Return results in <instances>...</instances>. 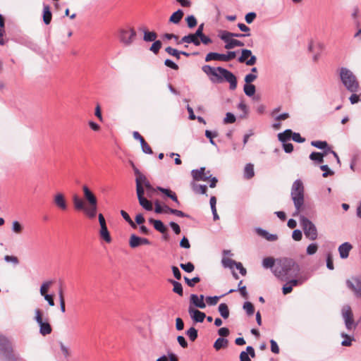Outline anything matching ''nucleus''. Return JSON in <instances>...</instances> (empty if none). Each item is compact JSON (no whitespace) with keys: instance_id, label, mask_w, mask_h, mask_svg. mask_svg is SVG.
<instances>
[{"instance_id":"c9c22d12","label":"nucleus","mask_w":361,"mask_h":361,"mask_svg":"<svg viewBox=\"0 0 361 361\" xmlns=\"http://www.w3.org/2000/svg\"><path fill=\"white\" fill-rule=\"evenodd\" d=\"M157 189L161 191L162 193L165 194L166 196L170 197L171 200H173L174 202H176L178 204H180L179 201L178 200L177 196L175 192H172L169 189L163 188L161 187H158Z\"/></svg>"},{"instance_id":"5701e85b","label":"nucleus","mask_w":361,"mask_h":361,"mask_svg":"<svg viewBox=\"0 0 361 361\" xmlns=\"http://www.w3.org/2000/svg\"><path fill=\"white\" fill-rule=\"evenodd\" d=\"M73 204L74 209L76 211H82L85 207V203L84 200L79 197L78 195L75 194L72 197Z\"/></svg>"},{"instance_id":"f704fd0d","label":"nucleus","mask_w":361,"mask_h":361,"mask_svg":"<svg viewBox=\"0 0 361 361\" xmlns=\"http://www.w3.org/2000/svg\"><path fill=\"white\" fill-rule=\"evenodd\" d=\"M212 60L224 61V54L215 52H209L205 57V61L208 62Z\"/></svg>"},{"instance_id":"473e14b6","label":"nucleus","mask_w":361,"mask_h":361,"mask_svg":"<svg viewBox=\"0 0 361 361\" xmlns=\"http://www.w3.org/2000/svg\"><path fill=\"white\" fill-rule=\"evenodd\" d=\"M228 341L224 338H219L214 343V348L216 350H219L221 348H225L228 346Z\"/></svg>"},{"instance_id":"58836bf2","label":"nucleus","mask_w":361,"mask_h":361,"mask_svg":"<svg viewBox=\"0 0 361 361\" xmlns=\"http://www.w3.org/2000/svg\"><path fill=\"white\" fill-rule=\"evenodd\" d=\"M276 264V260L271 257H265L262 261V266L266 268H274Z\"/></svg>"},{"instance_id":"8fccbe9b","label":"nucleus","mask_w":361,"mask_h":361,"mask_svg":"<svg viewBox=\"0 0 361 361\" xmlns=\"http://www.w3.org/2000/svg\"><path fill=\"white\" fill-rule=\"evenodd\" d=\"M243 309L248 315H252L254 314L255 307L250 302H245L243 305Z\"/></svg>"},{"instance_id":"49530a36","label":"nucleus","mask_w":361,"mask_h":361,"mask_svg":"<svg viewBox=\"0 0 361 361\" xmlns=\"http://www.w3.org/2000/svg\"><path fill=\"white\" fill-rule=\"evenodd\" d=\"M324 157V154H323L322 153L314 152L310 154V159L312 161H317L319 163H323Z\"/></svg>"},{"instance_id":"ea45409f","label":"nucleus","mask_w":361,"mask_h":361,"mask_svg":"<svg viewBox=\"0 0 361 361\" xmlns=\"http://www.w3.org/2000/svg\"><path fill=\"white\" fill-rule=\"evenodd\" d=\"M5 20L4 16L0 14V44L4 45L6 43V41L4 39V35L5 34Z\"/></svg>"},{"instance_id":"b1692460","label":"nucleus","mask_w":361,"mask_h":361,"mask_svg":"<svg viewBox=\"0 0 361 361\" xmlns=\"http://www.w3.org/2000/svg\"><path fill=\"white\" fill-rule=\"evenodd\" d=\"M250 33L240 34V33L231 32H228L226 30H221L219 34V37H220L221 39H226V37L233 38L234 37H243L250 36Z\"/></svg>"},{"instance_id":"4468645a","label":"nucleus","mask_w":361,"mask_h":361,"mask_svg":"<svg viewBox=\"0 0 361 361\" xmlns=\"http://www.w3.org/2000/svg\"><path fill=\"white\" fill-rule=\"evenodd\" d=\"M240 63H245L247 66H253L257 61L255 56L252 55V51L249 49H243L241 56L238 59Z\"/></svg>"},{"instance_id":"dca6fc26","label":"nucleus","mask_w":361,"mask_h":361,"mask_svg":"<svg viewBox=\"0 0 361 361\" xmlns=\"http://www.w3.org/2000/svg\"><path fill=\"white\" fill-rule=\"evenodd\" d=\"M151 243L147 238H140L132 234L129 239V245L131 248H136L142 245H150Z\"/></svg>"},{"instance_id":"774afa93","label":"nucleus","mask_w":361,"mask_h":361,"mask_svg":"<svg viewBox=\"0 0 361 361\" xmlns=\"http://www.w3.org/2000/svg\"><path fill=\"white\" fill-rule=\"evenodd\" d=\"M256 16H257L256 13L254 12L248 13L247 14L245 15V21L248 24H250L255 19Z\"/></svg>"},{"instance_id":"bf43d9fd","label":"nucleus","mask_w":361,"mask_h":361,"mask_svg":"<svg viewBox=\"0 0 361 361\" xmlns=\"http://www.w3.org/2000/svg\"><path fill=\"white\" fill-rule=\"evenodd\" d=\"M184 280L187 285L190 287H193L195 283H199L200 281V279L199 277H194L192 279L185 276Z\"/></svg>"},{"instance_id":"39448f33","label":"nucleus","mask_w":361,"mask_h":361,"mask_svg":"<svg viewBox=\"0 0 361 361\" xmlns=\"http://www.w3.org/2000/svg\"><path fill=\"white\" fill-rule=\"evenodd\" d=\"M291 198L295 207V214H299L304 204V186L300 180H296L292 185Z\"/></svg>"},{"instance_id":"f03ea898","label":"nucleus","mask_w":361,"mask_h":361,"mask_svg":"<svg viewBox=\"0 0 361 361\" xmlns=\"http://www.w3.org/2000/svg\"><path fill=\"white\" fill-rule=\"evenodd\" d=\"M202 70L212 82L220 83L226 80L230 83V88L231 90L236 88V77L227 69L221 67L213 68L209 65H204L202 67Z\"/></svg>"},{"instance_id":"423d86ee","label":"nucleus","mask_w":361,"mask_h":361,"mask_svg":"<svg viewBox=\"0 0 361 361\" xmlns=\"http://www.w3.org/2000/svg\"><path fill=\"white\" fill-rule=\"evenodd\" d=\"M341 80L350 92H357L359 91V82L355 75L346 68H342L340 71Z\"/></svg>"},{"instance_id":"603ef678","label":"nucleus","mask_w":361,"mask_h":361,"mask_svg":"<svg viewBox=\"0 0 361 361\" xmlns=\"http://www.w3.org/2000/svg\"><path fill=\"white\" fill-rule=\"evenodd\" d=\"M59 296L60 300V309L62 313L66 312V305H65V299L63 296V290L60 289L59 291Z\"/></svg>"},{"instance_id":"e433bc0d","label":"nucleus","mask_w":361,"mask_h":361,"mask_svg":"<svg viewBox=\"0 0 361 361\" xmlns=\"http://www.w3.org/2000/svg\"><path fill=\"white\" fill-rule=\"evenodd\" d=\"M255 176L254 166L252 164H247L244 169V176L246 179H250Z\"/></svg>"},{"instance_id":"052dcab7","label":"nucleus","mask_w":361,"mask_h":361,"mask_svg":"<svg viewBox=\"0 0 361 361\" xmlns=\"http://www.w3.org/2000/svg\"><path fill=\"white\" fill-rule=\"evenodd\" d=\"M12 230L16 233H20L23 231L22 225L17 221H14L12 224Z\"/></svg>"},{"instance_id":"a18cd8bd","label":"nucleus","mask_w":361,"mask_h":361,"mask_svg":"<svg viewBox=\"0 0 361 361\" xmlns=\"http://www.w3.org/2000/svg\"><path fill=\"white\" fill-rule=\"evenodd\" d=\"M170 281L173 284V291L174 293L178 294L179 295L182 296L183 292V287H182L181 283L178 281H173V280H171Z\"/></svg>"},{"instance_id":"4d7b16f0","label":"nucleus","mask_w":361,"mask_h":361,"mask_svg":"<svg viewBox=\"0 0 361 361\" xmlns=\"http://www.w3.org/2000/svg\"><path fill=\"white\" fill-rule=\"evenodd\" d=\"M161 47V42L159 40L154 41V43L152 44L149 50L154 52V54H157L159 49Z\"/></svg>"},{"instance_id":"e2e57ef3","label":"nucleus","mask_w":361,"mask_h":361,"mask_svg":"<svg viewBox=\"0 0 361 361\" xmlns=\"http://www.w3.org/2000/svg\"><path fill=\"white\" fill-rule=\"evenodd\" d=\"M61 351L66 358L70 357L71 351L70 349L66 346L63 343H60Z\"/></svg>"},{"instance_id":"f257e3e1","label":"nucleus","mask_w":361,"mask_h":361,"mask_svg":"<svg viewBox=\"0 0 361 361\" xmlns=\"http://www.w3.org/2000/svg\"><path fill=\"white\" fill-rule=\"evenodd\" d=\"M272 271L275 276L285 281L290 278H297L300 271V267L291 258H281L276 259V264Z\"/></svg>"},{"instance_id":"79ce46f5","label":"nucleus","mask_w":361,"mask_h":361,"mask_svg":"<svg viewBox=\"0 0 361 361\" xmlns=\"http://www.w3.org/2000/svg\"><path fill=\"white\" fill-rule=\"evenodd\" d=\"M243 90L247 96L252 97L255 94L256 89L254 85L246 83L244 85Z\"/></svg>"},{"instance_id":"3c124183","label":"nucleus","mask_w":361,"mask_h":361,"mask_svg":"<svg viewBox=\"0 0 361 361\" xmlns=\"http://www.w3.org/2000/svg\"><path fill=\"white\" fill-rule=\"evenodd\" d=\"M341 336L345 338V340L342 341L341 345L343 346H350L352 345V341L354 340L353 338L350 337L348 334L345 333L341 334Z\"/></svg>"},{"instance_id":"aec40b11","label":"nucleus","mask_w":361,"mask_h":361,"mask_svg":"<svg viewBox=\"0 0 361 361\" xmlns=\"http://www.w3.org/2000/svg\"><path fill=\"white\" fill-rule=\"evenodd\" d=\"M144 195L145 191L137 192L139 203L146 210L151 211L153 209L152 204L144 197Z\"/></svg>"},{"instance_id":"5fc2aeb1","label":"nucleus","mask_w":361,"mask_h":361,"mask_svg":"<svg viewBox=\"0 0 361 361\" xmlns=\"http://www.w3.org/2000/svg\"><path fill=\"white\" fill-rule=\"evenodd\" d=\"M165 51L170 55L175 56L177 59H180V52L176 49L171 47H168L165 49Z\"/></svg>"},{"instance_id":"c85d7f7f","label":"nucleus","mask_w":361,"mask_h":361,"mask_svg":"<svg viewBox=\"0 0 361 361\" xmlns=\"http://www.w3.org/2000/svg\"><path fill=\"white\" fill-rule=\"evenodd\" d=\"M149 222L153 224L154 228L161 233H165L167 231L166 227L164 226L163 222L160 220H155L150 219Z\"/></svg>"},{"instance_id":"4c0bfd02","label":"nucleus","mask_w":361,"mask_h":361,"mask_svg":"<svg viewBox=\"0 0 361 361\" xmlns=\"http://www.w3.org/2000/svg\"><path fill=\"white\" fill-rule=\"evenodd\" d=\"M293 131L290 129L286 130L284 132L278 134L279 140L282 142H286L292 137Z\"/></svg>"},{"instance_id":"4be33fe9","label":"nucleus","mask_w":361,"mask_h":361,"mask_svg":"<svg viewBox=\"0 0 361 361\" xmlns=\"http://www.w3.org/2000/svg\"><path fill=\"white\" fill-rule=\"evenodd\" d=\"M190 302L193 304L195 307L204 309L206 307L205 303L204 302V295H200V296L192 294L190 295Z\"/></svg>"},{"instance_id":"a211bd4d","label":"nucleus","mask_w":361,"mask_h":361,"mask_svg":"<svg viewBox=\"0 0 361 361\" xmlns=\"http://www.w3.org/2000/svg\"><path fill=\"white\" fill-rule=\"evenodd\" d=\"M12 349L13 345L11 341L6 337L0 334V355H3Z\"/></svg>"},{"instance_id":"6ab92c4d","label":"nucleus","mask_w":361,"mask_h":361,"mask_svg":"<svg viewBox=\"0 0 361 361\" xmlns=\"http://www.w3.org/2000/svg\"><path fill=\"white\" fill-rule=\"evenodd\" d=\"M188 312L192 319L195 322H203L204 319L206 317V314L196 309H194L192 307L190 306L188 309Z\"/></svg>"},{"instance_id":"a878e982","label":"nucleus","mask_w":361,"mask_h":361,"mask_svg":"<svg viewBox=\"0 0 361 361\" xmlns=\"http://www.w3.org/2000/svg\"><path fill=\"white\" fill-rule=\"evenodd\" d=\"M148 181L147 178L145 175L141 174L139 175L138 177H136L135 178V183H136V192H144L145 189L143 188V185L145 183H146Z\"/></svg>"},{"instance_id":"2eb2a0df","label":"nucleus","mask_w":361,"mask_h":361,"mask_svg":"<svg viewBox=\"0 0 361 361\" xmlns=\"http://www.w3.org/2000/svg\"><path fill=\"white\" fill-rule=\"evenodd\" d=\"M191 174L194 181H206L211 177L210 172L209 171L206 172L204 167H201L200 169L197 170H192Z\"/></svg>"},{"instance_id":"37998d69","label":"nucleus","mask_w":361,"mask_h":361,"mask_svg":"<svg viewBox=\"0 0 361 361\" xmlns=\"http://www.w3.org/2000/svg\"><path fill=\"white\" fill-rule=\"evenodd\" d=\"M157 37V34L155 32H149L147 30H145L144 32V37L143 39L145 42H154L156 40Z\"/></svg>"},{"instance_id":"7ed1b4c3","label":"nucleus","mask_w":361,"mask_h":361,"mask_svg":"<svg viewBox=\"0 0 361 361\" xmlns=\"http://www.w3.org/2000/svg\"><path fill=\"white\" fill-rule=\"evenodd\" d=\"M202 70L212 82L220 83L226 80L230 83V88L231 90L236 88V77L227 69L221 67L213 68L209 65H204L202 67Z\"/></svg>"},{"instance_id":"13d9d810","label":"nucleus","mask_w":361,"mask_h":361,"mask_svg":"<svg viewBox=\"0 0 361 361\" xmlns=\"http://www.w3.org/2000/svg\"><path fill=\"white\" fill-rule=\"evenodd\" d=\"M180 267L185 271L188 272V273L193 271L195 269V266L192 262H188L187 264H180Z\"/></svg>"},{"instance_id":"6e6d98bb","label":"nucleus","mask_w":361,"mask_h":361,"mask_svg":"<svg viewBox=\"0 0 361 361\" xmlns=\"http://www.w3.org/2000/svg\"><path fill=\"white\" fill-rule=\"evenodd\" d=\"M121 214L123 216V218L134 228H135L136 224L132 221L131 218L128 215V214L125 212L124 210L121 211Z\"/></svg>"},{"instance_id":"72a5a7b5","label":"nucleus","mask_w":361,"mask_h":361,"mask_svg":"<svg viewBox=\"0 0 361 361\" xmlns=\"http://www.w3.org/2000/svg\"><path fill=\"white\" fill-rule=\"evenodd\" d=\"M2 356L5 358L6 361H20V357L14 353L13 348L5 353Z\"/></svg>"},{"instance_id":"cd10ccee","label":"nucleus","mask_w":361,"mask_h":361,"mask_svg":"<svg viewBox=\"0 0 361 361\" xmlns=\"http://www.w3.org/2000/svg\"><path fill=\"white\" fill-rule=\"evenodd\" d=\"M184 16V13L182 10L178 9L176 12L173 13L170 16L169 21L173 24H178Z\"/></svg>"},{"instance_id":"a19ab883","label":"nucleus","mask_w":361,"mask_h":361,"mask_svg":"<svg viewBox=\"0 0 361 361\" xmlns=\"http://www.w3.org/2000/svg\"><path fill=\"white\" fill-rule=\"evenodd\" d=\"M219 312L224 319H227L229 317L228 307L226 303H221L219 305Z\"/></svg>"},{"instance_id":"412c9836","label":"nucleus","mask_w":361,"mask_h":361,"mask_svg":"<svg viewBox=\"0 0 361 361\" xmlns=\"http://www.w3.org/2000/svg\"><path fill=\"white\" fill-rule=\"evenodd\" d=\"M225 43V49H232L236 47H243L244 43L240 40L230 38L226 37V39H222Z\"/></svg>"},{"instance_id":"09e8293b","label":"nucleus","mask_w":361,"mask_h":361,"mask_svg":"<svg viewBox=\"0 0 361 361\" xmlns=\"http://www.w3.org/2000/svg\"><path fill=\"white\" fill-rule=\"evenodd\" d=\"M185 21H186L188 27L189 28L195 27L197 25V23L196 18L194 16H192V15L188 16L185 18Z\"/></svg>"},{"instance_id":"f8f14e48","label":"nucleus","mask_w":361,"mask_h":361,"mask_svg":"<svg viewBox=\"0 0 361 361\" xmlns=\"http://www.w3.org/2000/svg\"><path fill=\"white\" fill-rule=\"evenodd\" d=\"M98 219L100 225L99 235L106 243H111V238L108 231L106 220L102 214H99Z\"/></svg>"},{"instance_id":"de8ad7c7","label":"nucleus","mask_w":361,"mask_h":361,"mask_svg":"<svg viewBox=\"0 0 361 361\" xmlns=\"http://www.w3.org/2000/svg\"><path fill=\"white\" fill-rule=\"evenodd\" d=\"M186 335L188 336L191 341H195L197 338V331L194 327H190L186 332Z\"/></svg>"},{"instance_id":"ddd939ff","label":"nucleus","mask_w":361,"mask_h":361,"mask_svg":"<svg viewBox=\"0 0 361 361\" xmlns=\"http://www.w3.org/2000/svg\"><path fill=\"white\" fill-rule=\"evenodd\" d=\"M347 286L354 293L357 298H361V280L354 277L346 281Z\"/></svg>"},{"instance_id":"0e129e2a","label":"nucleus","mask_w":361,"mask_h":361,"mask_svg":"<svg viewBox=\"0 0 361 361\" xmlns=\"http://www.w3.org/2000/svg\"><path fill=\"white\" fill-rule=\"evenodd\" d=\"M320 169L322 171H323L324 173H323V177L324 178H326L327 176H330V175H333L334 174V172L331 171L329 166L327 165H322L320 166Z\"/></svg>"},{"instance_id":"1a4fd4ad","label":"nucleus","mask_w":361,"mask_h":361,"mask_svg":"<svg viewBox=\"0 0 361 361\" xmlns=\"http://www.w3.org/2000/svg\"><path fill=\"white\" fill-rule=\"evenodd\" d=\"M35 319L39 326V333L42 336L50 334L52 331V328L48 322V319L43 320V314L41 310L36 309L35 310Z\"/></svg>"},{"instance_id":"69168bd1","label":"nucleus","mask_w":361,"mask_h":361,"mask_svg":"<svg viewBox=\"0 0 361 361\" xmlns=\"http://www.w3.org/2000/svg\"><path fill=\"white\" fill-rule=\"evenodd\" d=\"M224 121L225 123H233L235 121V117L233 114L227 113Z\"/></svg>"},{"instance_id":"864d4df0","label":"nucleus","mask_w":361,"mask_h":361,"mask_svg":"<svg viewBox=\"0 0 361 361\" xmlns=\"http://www.w3.org/2000/svg\"><path fill=\"white\" fill-rule=\"evenodd\" d=\"M222 264L224 267H228V268L232 269L235 265L236 262H235L234 260H233L231 258L227 257V258H224L222 259Z\"/></svg>"},{"instance_id":"338daca9","label":"nucleus","mask_w":361,"mask_h":361,"mask_svg":"<svg viewBox=\"0 0 361 361\" xmlns=\"http://www.w3.org/2000/svg\"><path fill=\"white\" fill-rule=\"evenodd\" d=\"M318 246L317 244H310L307 248V253L308 255H314L317 251Z\"/></svg>"},{"instance_id":"20e7f679","label":"nucleus","mask_w":361,"mask_h":361,"mask_svg":"<svg viewBox=\"0 0 361 361\" xmlns=\"http://www.w3.org/2000/svg\"><path fill=\"white\" fill-rule=\"evenodd\" d=\"M82 191L84 198L87 202V206H85L82 212L89 219H94L97 212V199L87 185L82 186Z\"/></svg>"},{"instance_id":"680f3d73","label":"nucleus","mask_w":361,"mask_h":361,"mask_svg":"<svg viewBox=\"0 0 361 361\" xmlns=\"http://www.w3.org/2000/svg\"><path fill=\"white\" fill-rule=\"evenodd\" d=\"M311 145L319 149H326L327 147V142L326 141H312Z\"/></svg>"},{"instance_id":"bb28decb","label":"nucleus","mask_w":361,"mask_h":361,"mask_svg":"<svg viewBox=\"0 0 361 361\" xmlns=\"http://www.w3.org/2000/svg\"><path fill=\"white\" fill-rule=\"evenodd\" d=\"M256 232L259 235L264 238L266 240L269 241H275L278 239L277 235L270 234L267 231L263 230L262 228H257Z\"/></svg>"},{"instance_id":"7c9ffc66","label":"nucleus","mask_w":361,"mask_h":361,"mask_svg":"<svg viewBox=\"0 0 361 361\" xmlns=\"http://www.w3.org/2000/svg\"><path fill=\"white\" fill-rule=\"evenodd\" d=\"M52 18V14L50 11V7L48 5H44L43 8V21L46 25H49Z\"/></svg>"},{"instance_id":"0eeeda50","label":"nucleus","mask_w":361,"mask_h":361,"mask_svg":"<svg viewBox=\"0 0 361 361\" xmlns=\"http://www.w3.org/2000/svg\"><path fill=\"white\" fill-rule=\"evenodd\" d=\"M300 224L304 231L306 238L311 240L317 238V230L314 224L305 216L300 217Z\"/></svg>"},{"instance_id":"c756f323","label":"nucleus","mask_w":361,"mask_h":361,"mask_svg":"<svg viewBox=\"0 0 361 361\" xmlns=\"http://www.w3.org/2000/svg\"><path fill=\"white\" fill-rule=\"evenodd\" d=\"M54 284V281L51 280L44 281L39 289V293L42 296L45 295L46 294H48V292L49 291L50 288Z\"/></svg>"},{"instance_id":"f3484780","label":"nucleus","mask_w":361,"mask_h":361,"mask_svg":"<svg viewBox=\"0 0 361 361\" xmlns=\"http://www.w3.org/2000/svg\"><path fill=\"white\" fill-rule=\"evenodd\" d=\"M181 43H192L195 46H200V40L199 39V36H197L195 33H191L183 37L180 41H178L177 44H180Z\"/></svg>"},{"instance_id":"393cba45","label":"nucleus","mask_w":361,"mask_h":361,"mask_svg":"<svg viewBox=\"0 0 361 361\" xmlns=\"http://www.w3.org/2000/svg\"><path fill=\"white\" fill-rule=\"evenodd\" d=\"M351 249L352 245L349 243H344L338 247V252L341 257L343 259L347 258Z\"/></svg>"},{"instance_id":"c03bdc74","label":"nucleus","mask_w":361,"mask_h":361,"mask_svg":"<svg viewBox=\"0 0 361 361\" xmlns=\"http://www.w3.org/2000/svg\"><path fill=\"white\" fill-rule=\"evenodd\" d=\"M306 280V278L300 276V275L297 278H293L291 280H288V283L292 286H298L303 283V282Z\"/></svg>"},{"instance_id":"6e6552de","label":"nucleus","mask_w":361,"mask_h":361,"mask_svg":"<svg viewBox=\"0 0 361 361\" xmlns=\"http://www.w3.org/2000/svg\"><path fill=\"white\" fill-rule=\"evenodd\" d=\"M341 314L346 329L348 331L355 329L357 324L355 322L353 310L349 305H345L343 306L341 309Z\"/></svg>"},{"instance_id":"9b49d317","label":"nucleus","mask_w":361,"mask_h":361,"mask_svg":"<svg viewBox=\"0 0 361 361\" xmlns=\"http://www.w3.org/2000/svg\"><path fill=\"white\" fill-rule=\"evenodd\" d=\"M53 203L56 208L62 212L68 209V205L66 196L62 192H56L53 196Z\"/></svg>"},{"instance_id":"2f4dec72","label":"nucleus","mask_w":361,"mask_h":361,"mask_svg":"<svg viewBox=\"0 0 361 361\" xmlns=\"http://www.w3.org/2000/svg\"><path fill=\"white\" fill-rule=\"evenodd\" d=\"M191 187L193 191L197 194H206L207 188L205 185H199L195 181L191 183Z\"/></svg>"},{"instance_id":"9d476101","label":"nucleus","mask_w":361,"mask_h":361,"mask_svg":"<svg viewBox=\"0 0 361 361\" xmlns=\"http://www.w3.org/2000/svg\"><path fill=\"white\" fill-rule=\"evenodd\" d=\"M136 35L133 28L121 29L118 33L119 41L126 46L131 44Z\"/></svg>"}]
</instances>
